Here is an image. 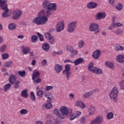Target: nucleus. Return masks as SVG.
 I'll use <instances>...</instances> for the list:
<instances>
[{
	"instance_id": "f257e3e1",
	"label": "nucleus",
	"mask_w": 124,
	"mask_h": 124,
	"mask_svg": "<svg viewBox=\"0 0 124 124\" xmlns=\"http://www.w3.org/2000/svg\"><path fill=\"white\" fill-rule=\"evenodd\" d=\"M47 22H48V17L46 16H43L42 17L37 16L35 17L32 21L33 24H35L37 26L45 25Z\"/></svg>"
},
{
	"instance_id": "f03ea898",
	"label": "nucleus",
	"mask_w": 124,
	"mask_h": 124,
	"mask_svg": "<svg viewBox=\"0 0 124 124\" xmlns=\"http://www.w3.org/2000/svg\"><path fill=\"white\" fill-rule=\"evenodd\" d=\"M109 97L110 99H112L114 102H117L118 95L119 94V90L117 87H114L109 93Z\"/></svg>"
},
{
	"instance_id": "7ed1b4c3",
	"label": "nucleus",
	"mask_w": 124,
	"mask_h": 124,
	"mask_svg": "<svg viewBox=\"0 0 124 124\" xmlns=\"http://www.w3.org/2000/svg\"><path fill=\"white\" fill-rule=\"evenodd\" d=\"M99 29V25L97 23L94 22L90 23L89 29L90 31H95L94 34H97L99 32H100V30H98Z\"/></svg>"
},
{
	"instance_id": "20e7f679",
	"label": "nucleus",
	"mask_w": 124,
	"mask_h": 124,
	"mask_svg": "<svg viewBox=\"0 0 124 124\" xmlns=\"http://www.w3.org/2000/svg\"><path fill=\"white\" fill-rule=\"evenodd\" d=\"M88 70L95 74H101L102 70L100 68L93 66V63L91 62L89 64Z\"/></svg>"
},
{
	"instance_id": "39448f33",
	"label": "nucleus",
	"mask_w": 124,
	"mask_h": 124,
	"mask_svg": "<svg viewBox=\"0 0 124 124\" xmlns=\"http://www.w3.org/2000/svg\"><path fill=\"white\" fill-rule=\"evenodd\" d=\"M77 23H78V21L77 20H75L68 23L67 31L69 32V33H72V32H74L76 29V25L77 24Z\"/></svg>"
},
{
	"instance_id": "423d86ee",
	"label": "nucleus",
	"mask_w": 124,
	"mask_h": 124,
	"mask_svg": "<svg viewBox=\"0 0 124 124\" xmlns=\"http://www.w3.org/2000/svg\"><path fill=\"white\" fill-rule=\"evenodd\" d=\"M70 65L66 64L65 65V69L63 71L62 73L64 75H66V78L67 80H69L70 79V76L71 75V73H70Z\"/></svg>"
},
{
	"instance_id": "0eeeda50",
	"label": "nucleus",
	"mask_w": 124,
	"mask_h": 124,
	"mask_svg": "<svg viewBox=\"0 0 124 124\" xmlns=\"http://www.w3.org/2000/svg\"><path fill=\"white\" fill-rule=\"evenodd\" d=\"M56 30L57 32H61L64 30V22L61 21L58 22L56 25Z\"/></svg>"
},
{
	"instance_id": "6e6552de",
	"label": "nucleus",
	"mask_w": 124,
	"mask_h": 124,
	"mask_svg": "<svg viewBox=\"0 0 124 124\" xmlns=\"http://www.w3.org/2000/svg\"><path fill=\"white\" fill-rule=\"evenodd\" d=\"M102 122H103V117L99 116L95 119L92 120L90 124H100Z\"/></svg>"
},
{
	"instance_id": "1a4fd4ad",
	"label": "nucleus",
	"mask_w": 124,
	"mask_h": 124,
	"mask_svg": "<svg viewBox=\"0 0 124 124\" xmlns=\"http://www.w3.org/2000/svg\"><path fill=\"white\" fill-rule=\"evenodd\" d=\"M14 16H13V20H18L21 15H22V12L19 10H16L13 12Z\"/></svg>"
},
{
	"instance_id": "9d476101",
	"label": "nucleus",
	"mask_w": 124,
	"mask_h": 124,
	"mask_svg": "<svg viewBox=\"0 0 124 124\" xmlns=\"http://www.w3.org/2000/svg\"><path fill=\"white\" fill-rule=\"evenodd\" d=\"M53 113L54 115H56V116H57V117H58L57 119H59L60 120L64 119V116H63V115L61 113V111H60V110H59V109L55 108L53 110Z\"/></svg>"
},
{
	"instance_id": "9b49d317",
	"label": "nucleus",
	"mask_w": 124,
	"mask_h": 124,
	"mask_svg": "<svg viewBox=\"0 0 124 124\" xmlns=\"http://www.w3.org/2000/svg\"><path fill=\"white\" fill-rule=\"evenodd\" d=\"M2 10H4V12L2 14V16L3 18H6L7 17H9L10 15L8 13V11H9V9H8V7L7 6L5 5V7H3L1 8Z\"/></svg>"
},
{
	"instance_id": "f8f14e48",
	"label": "nucleus",
	"mask_w": 124,
	"mask_h": 124,
	"mask_svg": "<svg viewBox=\"0 0 124 124\" xmlns=\"http://www.w3.org/2000/svg\"><path fill=\"white\" fill-rule=\"evenodd\" d=\"M87 111L89 113V115L90 116H92L95 114V112H96V109L95 107L93 105H91L87 109Z\"/></svg>"
},
{
	"instance_id": "ddd939ff",
	"label": "nucleus",
	"mask_w": 124,
	"mask_h": 124,
	"mask_svg": "<svg viewBox=\"0 0 124 124\" xmlns=\"http://www.w3.org/2000/svg\"><path fill=\"white\" fill-rule=\"evenodd\" d=\"M60 111L62 115L64 117V116H67L68 115V108L66 106H62L60 108Z\"/></svg>"
},
{
	"instance_id": "4468645a",
	"label": "nucleus",
	"mask_w": 124,
	"mask_h": 124,
	"mask_svg": "<svg viewBox=\"0 0 124 124\" xmlns=\"http://www.w3.org/2000/svg\"><path fill=\"white\" fill-rule=\"evenodd\" d=\"M62 68H63V66L59 64H56L54 66V70L57 74L61 73Z\"/></svg>"
},
{
	"instance_id": "2eb2a0df",
	"label": "nucleus",
	"mask_w": 124,
	"mask_h": 124,
	"mask_svg": "<svg viewBox=\"0 0 124 124\" xmlns=\"http://www.w3.org/2000/svg\"><path fill=\"white\" fill-rule=\"evenodd\" d=\"M106 17V13L105 12L98 13L96 15V20H101V19H105Z\"/></svg>"
},
{
	"instance_id": "dca6fc26",
	"label": "nucleus",
	"mask_w": 124,
	"mask_h": 124,
	"mask_svg": "<svg viewBox=\"0 0 124 124\" xmlns=\"http://www.w3.org/2000/svg\"><path fill=\"white\" fill-rule=\"evenodd\" d=\"M101 54V52L100 51V50L97 49L93 52V59L97 60L99 59V57H100Z\"/></svg>"
},
{
	"instance_id": "f3484780",
	"label": "nucleus",
	"mask_w": 124,
	"mask_h": 124,
	"mask_svg": "<svg viewBox=\"0 0 124 124\" xmlns=\"http://www.w3.org/2000/svg\"><path fill=\"white\" fill-rule=\"evenodd\" d=\"M48 10H51V11H57V3H50L48 7L47 8Z\"/></svg>"
},
{
	"instance_id": "a211bd4d",
	"label": "nucleus",
	"mask_w": 124,
	"mask_h": 124,
	"mask_svg": "<svg viewBox=\"0 0 124 124\" xmlns=\"http://www.w3.org/2000/svg\"><path fill=\"white\" fill-rule=\"evenodd\" d=\"M116 62L119 63H124V55L120 54L116 57Z\"/></svg>"
},
{
	"instance_id": "6ab92c4d",
	"label": "nucleus",
	"mask_w": 124,
	"mask_h": 124,
	"mask_svg": "<svg viewBox=\"0 0 124 124\" xmlns=\"http://www.w3.org/2000/svg\"><path fill=\"white\" fill-rule=\"evenodd\" d=\"M97 6V4L94 2H90L87 4V7L89 9H94Z\"/></svg>"
},
{
	"instance_id": "aec40b11",
	"label": "nucleus",
	"mask_w": 124,
	"mask_h": 124,
	"mask_svg": "<svg viewBox=\"0 0 124 124\" xmlns=\"http://www.w3.org/2000/svg\"><path fill=\"white\" fill-rule=\"evenodd\" d=\"M22 53L24 55H27L28 53L31 52V48L29 46H22Z\"/></svg>"
},
{
	"instance_id": "412c9836",
	"label": "nucleus",
	"mask_w": 124,
	"mask_h": 124,
	"mask_svg": "<svg viewBox=\"0 0 124 124\" xmlns=\"http://www.w3.org/2000/svg\"><path fill=\"white\" fill-rule=\"evenodd\" d=\"M16 76L15 75L12 74L10 76V77L9 78V81L10 83V84H15V82H16Z\"/></svg>"
},
{
	"instance_id": "4be33fe9",
	"label": "nucleus",
	"mask_w": 124,
	"mask_h": 124,
	"mask_svg": "<svg viewBox=\"0 0 124 124\" xmlns=\"http://www.w3.org/2000/svg\"><path fill=\"white\" fill-rule=\"evenodd\" d=\"M39 75H40V73L37 70H34L32 75V79L33 80H35V78L38 77Z\"/></svg>"
},
{
	"instance_id": "5701e85b",
	"label": "nucleus",
	"mask_w": 124,
	"mask_h": 124,
	"mask_svg": "<svg viewBox=\"0 0 124 124\" xmlns=\"http://www.w3.org/2000/svg\"><path fill=\"white\" fill-rule=\"evenodd\" d=\"M42 49L44 51H45V52H48V51L50 50V45H49V44L45 43L42 46Z\"/></svg>"
},
{
	"instance_id": "b1692460",
	"label": "nucleus",
	"mask_w": 124,
	"mask_h": 124,
	"mask_svg": "<svg viewBox=\"0 0 124 124\" xmlns=\"http://www.w3.org/2000/svg\"><path fill=\"white\" fill-rule=\"evenodd\" d=\"M84 62V59L82 58H79L74 62L75 65H79Z\"/></svg>"
},
{
	"instance_id": "393cba45",
	"label": "nucleus",
	"mask_w": 124,
	"mask_h": 124,
	"mask_svg": "<svg viewBox=\"0 0 124 124\" xmlns=\"http://www.w3.org/2000/svg\"><path fill=\"white\" fill-rule=\"evenodd\" d=\"M49 4L50 1H49V0H45L42 4L43 7L45 8V9H48V7H49Z\"/></svg>"
},
{
	"instance_id": "a878e982",
	"label": "nucleus",
	"mask_w": 124,
	"mask_h": 124,
	"mask_svg": "<svg viewBox=\"0 0 124 124\" xmlns=\"http://www.w3.org/2000/svg\"><path fill=\"white\" fill-rule=\"evenodd\" d=\"M105 64L107 67L110 68V69H114V63L113 62H107Z\"/></svg>"
},
{
	"instance_id": "bb28decb",
	"label": "nucleus",
	"mask_w": 124,
	"mask_h": 124,
	"mask_svg": "<svg viewBox=\"0 0 124 124\" xmlns=\"http://www.w3.org/2000/svg\"><path fill=\"white\" fill-rule=\"evenodd\" d=\"M124 7V5L121 3H117L115 6V8L118 11H121L123 10V8Z\"/></svg>"
},
{
	"instance_id": "cd10ccee",
	"label": "nucleus",
	"mask_w": 124,
	"mask_h": 124,
	"mask_svg": "<svg viewBox=\"0 0 124 124\" xmlns=\"http://www.w3.org/2000/svg\"><path fill=\"white\" fill-rule=\"evenodd\" d=\"M114 49L115 51H124V47L122 46L116 45L114 46Z\"/></svg>"
},
{
	"instance_id": "c85d7f7f",
	"label": "nucleus",
	"mask_w": 124,
	"mask_h": 124,
	"mask_svg": "<svg viewBox=\"0 0 124 124\" xmlns=\"http://www.w3.org/2000/svg\"><path fill=\"white\" fill-rule=\"evenodd\" d=\"M21 96H22V97L27 98V97H28V90L25 89L22 91L21 93Z\"/></svg>"
},
{
	"instance_id": "c756f323",
	"label": "nucleus",
	"mask_w": 124,
	"mask_h": 124,
	"mask_svg": "<svg viewBox=\"0 0 124 124\" xmlns=\"http://www.w3.org/2000/svg\"><path fill=\"white\" fill-rule=\"evenodd\" d=\"M44 106L46 108V109H52L53 105H52L51 102H47V103L44 104Z\"/></svg>"
},
{
	"instance_id": "7c9ffc66",
	"label": "nucleus",
	"mask_w": 124,
	"mask_h": 124,
	"mask_svg": "<svg viewBox=\"0 0 124 124\" xmlns=\"http://www.w3.org/2000/svg\"><path fill=\"white\" fill-rule=\"evenodd\" d=\"M7 6V4H6V0H0V7L1 8H3V7H5Z\"/></svg>"
},
{
	"instance_id": "2f4dec72",
	"label": "nucleus",
	"mask_w": 124,
	"mask_h": 124,
	"mask_svg": "<svg viewBox=\"0 0 124 124\" xmlns=\"http://www.w3.org/2000/svg\"><path fill=\"white\" fill-rule=\"evenodd\" d=\"M44 96L47 98V102H52V95H49L47 93H45Z\"/></svg>"
},
{
	"instance_id": "473e14b6",
	"label": "nucleus",
	"mask_w": 124,
	"mask_h": 124,
	"mask_svg": "<svg viewBox=\"0 0 124 124\" xmlns=\"http://www.w3.org/2000/svg\"><path fill=\"white\" fill-rule=\"evenodd\" d=\"M48 41L51 45H54L56 42V39H55V37L52 36V37H50Z\"/></svg>"
},
{
	"instance_id": "72a5a7b5",
	"label": "nucleus",
	"mask_w": 124,
	"mask_h": 124,
	"mask_svg": "<svg viewBox=\"0 0 124 124\" xmlns=\"http://www.w3.org/2000/svg\"><path fill=\"white\" fill-rule=\"evenodd\" d=\"M8 29L11 31H12V30H15V29H16V24L14 23L10 24L8 25Z\"/></svg>"
},
{
	"instance_id": "f704fd0d",
	"label": "nucleus",
	"mask_w": 124,
	"mask_h": 124,
	"mask_svg": "<svg viewBox=\"0 0 124 124\" xmlns=\"http://www.w3.org/2000/svg\"><path fill=\"white\" fill-rule=\"evenodd\" d=\"M114 32L116 35H119L124 33V30L122 29H118L114 31Z\"/></svg>"
},
{
	"instance_id": "c9c22d12",
	"label": "nucleus",
	"mask_w": 124,
	"mask_h": 124,
	"mask_svg": "<svg viewBox=\"0 0 124 124\" xmlns=\"http://www.w3.org/2000/svg\"><path fill=\"white\" fill-rule=\"evenodd\" d=\"M114 118V113L113 112H109L107 115V120H112Z\"/></svg>"
},
{
	"instance_id": "e433bc0d",
	"label": "nucleus",
	"mask_w": 124,
	"mask_h": 124,
	"mask_svg": "<svg viewBox=\"0 0 124 124\" xmlns=\"http://www.w3.org/2000/svg\"><path fill=\"white\" fill-rule=\"evenodd\" d=\"M17 74L20 77H25L26 76V71L22 70V71H19L17 72Z\"/></svg>"
},
{
	"instance_id": "4c0bfd02",
	"label": "nucleus",
	"mask_w": 124,
	"mask_h": 124,
	"mask_svg": "<svg viewBox=\"0 0 124 124\" xmlns=\"http://www.w3.org/2000/svg\"><path fill=\"white\" fill-rule=\"evenodd\" d=\"M84 45H85V43L83 40H80L78 43V48H83V47H84Z\"/></svg>"
},
{
	"instance_id": "58836bf2",
	"label": "nucleus",
	"mask_w": 124,
	"mask_h": 124,
	"mask_svg": "<svg viewBox=\"0 0 124 124\" xmlns=\"http://www.w3.org/2000/svg\"><path fill=\"white\" fill-rule=\"evenodd\" d=\"M93 91H90V92H88L86 93H85L83 96L85 98H88V97H90V96H91V95H93Z\"/></svg>"
},
{
	"instance_id": "ea45409f",
	"label": "nucleus",
	"mask_w": 124,
	"mask_h": 124,
	"mask_svg": "<svg viewBox=\"0 0 124 124\" xmlns=\"http://www.w3.org/2000/svg\"><path fill=\"white\" fill-rule=\"evenodd\" d=\"M38 17H43V16H45V10H41L37 15Z\"/></svg>"
},
{
	"instance_id": "a19ab883",
	"label": "nucleus",
	"mask_w": 124,
	"mask_h": 124,
	"mask_svg": "<svg viewBox=\"0 0 124 124\" xmlns=\"http://www.w3.org/2000/svg\"><path fill=\"white\" fill-rule=\"evenodd\" d=\"M111 26L113 28H115L116 27H123V24L121 23L112 22Z\"/></svg>"
},
{
	"instance_id": "79ce46f5",
	"label": "nucleus",
	"mask_w": 124,
	"mask_h": 124,
	"mask_svg": "<svg viewBox=\"0 0 124 124\" xmlns=\"http://www.w3.org/2000/svg\"><path fill=\"white\" fill-rule=\"evenodd\" d=\"M10 88H11V84L8 83L4 86V92H7Z\"/></svg>"
},
{
	"instance_id": "37998d69",
	"label": "nucleus",
	"mask_w": 124,
	"mask_h": 124,
	"mask_svg": "<svg viewBox=\"0 0 124 124\" xmlns=\"http://www.w3.org/2000/svg\"><path fill=\"white\" fill-rule=\"evenodd\" d=\"M71 114H70V121H73L75 120V119H77L74 113H72V109H71Z\"/></svg>"
},
{
	"instance_id": "c03bdc74",
	"label": "nucleus",
	"mask_w": 124,
	"mask_h": 124,
	"mask_svg": "<svg viewBox=\"0 0 124 124\" xmlns=\"http://www.w3.org/2000/svg\"><path fill=\"white\" fill-rule=\"evenodd\" d=\"M51 11H52L51 10L47 9V11L45 12V16L46 17V18L49 16H51V14H52Z\"/></svg>"
},
{
	"instance_id": "a18cd8bd",
	"label": "nucleus",
	"mask_w": 124,
	"mask_h": 124,
	"mask_svg": "<svg viewBox=\"0 0 124 124\" xmlns=\"http://www.w3.org/2000/svg\"><path fill=\"white\" fill-rule=\"evenodd\" d=\"M7 48V46L6 45H3L0 46V51L2 53H3Z\"/></svg>"
},
{
	"instance_id": "49530a36",
	"label": "nucleus",
	"mask_w": 124,
	"mask_h": 124,
	"mask_svg": "<svg viewBox=\"0 0 124 124\" xmlns=\"http://www.w3.org/2000/svg\"><path fill=\"white\" fill-rule=\"evenodd\" d=\"M74 114H75L76 118H80V116L82 115V112L80 111H76L75 112H74Z\"/></svg>"
},
{
	"instance_id": "de8ad7c7",
	"label": "nucleus",
	"mask_w": 124,
	"mask_h": 124,
	"mask_svg": "<svg viewBox=\"0 0 124 124\" xmlns=\"http://www.w3.org/2000/svg\"><path fill=\"white\" fill-rule=\"evenodd\" d=\"M12 63H13L12 61H7L4 63V66L5 67H10L12 65Z\"/></svg>"
},
{
	"instance_id": "09e8293b",
	"label": "nucleus",
	"mask_w": 124,
	"mask_h": 124,
	"mask_svg": "<svg viewBox=\"0 0 124 124\" xmlns=\"http://www.w3.org/2000/svg\"><path fill=\"white\" fill-rule=\"evenodd\" d=\"M1 58L2 60H7L9 58V54L8 53H3L1 54Z\"/></svg>"
},
{
	"instance_id": "8fccbe9b",
	"label": "nucleus",
	"mask_w": 124,
	"mask_h": 124,
	"mask_svg": "<svg viewBox=\"0 0 124 124\" xmlns=\"http://www.w3.org/2000/svg\"><path fill=\"white\" fill-rule=\"evenodd\" d=\"M79 123L81 124H85L86 123V118L84 116H82L79 119Z\"/></svg>"
},
{
	"instance_id": "3c124183",
	"label": "nucleus",
	"mask_w": 124,
	"mask_h": 124,
	"mask_svg": "<svg viewBox=\"0 0 124 124\" xmlns=\"http://www.w3.org/2000/svg\"><path fill=\"white\" fill-rule=\"evenodd\" d=\"M21 115H27L28 113H29V111H28L26 109H22L20 110L19 112Z\"/></svg>"
},
{
	"instance_id": "603ef678",
	"label": "nucleus",
	"mask_w": 124,
	"mask_h": 124,
	"mask_svg": "<svg viewBox=\"0 0 124 124\" xmlns=\"http://www.w3.org/2000/svg\"><path fill=\"white\" fill-rule=\"evenodd\" d=\"M30 97L33 101H35V99L36 98L35 97V95H34V93L33 92H31L30 93Z\"/></svg>"
},
{
	"instance_id": "864d4df0",
	"label": "nucleus",
	"mask_w": 124,
	"mask_h": 124,
	"mask_svg": "<svg viewBox=\"0 0 124 124\" xmlns=\"http://www.w3.org/2000/svg\"><path fill=\"white\" fill-rule=\"evenodd\" d=\"M37 95L38 96L39 98H41L43 96V91L41 90H39L37 92Z\"/></svg>"
},
{
	"instance_id": "5fc2aeb1",
	"label": "nucleus",
	"mask_w": 124,
	"mask_h": 124,
	"mask_svg": "<svg viewBox=\"0 0 124 124\" xmlns=\"http://www.w3.org/2000/svg\"><path fill=\"white\" fill-rule=\"evenodd\" d=\"M66 50L68 52L71 53L74 50V47L71 46H68L66 48Z\"/></svg>"
},
{
	"instance_id": "6e6d98bb",
	"label": "nucleus",
	"mask_w": 124,
	"mask_h": 124,
	"mask_svg": "<svg viewBox=\"0 0 124 124\" xmlns=\"http://www.w3.org/2000/svg\"><path fill=\"white\" fill-rule=\"evenodd\" d=\"M45 36L46 38V39L48 40V39L51 38V37H52L53 35H51L50 33L47 32L45 33Z\"/></svg>"
},
{
	"instance_id": "4d7b16f0",
	"label": "nucleus",
	"mask_w": 124,
	"mask_h": 124,
	"mask_svg": "<svg viewBox=\"0 0 124 124\" xmlns=\"http://www.w3.org/2000/svg\"><path fill=\"white\" fill-rule=\"evenodd\" d=\"M78 54V50H73L71 52V56L72 57H74V56H76Z\"/></svg>"
},
{
	"instance_id": "13d9d810",
	"label": "nucleus",
	"mask_w": 124,
	"mask_h": 124,
	"mask_svg": "<svg viewBox=\"0 0 124 124\" xmlns=\"http://www.w3.org/2000/svg\"><path fill=\"white\" fill-rule=\"evenodd\" d=\"M37 40V36L36 35H32L31 37V42L34 43Z\"/></svg>"
},
{
	"instance_id": "bf43d9fd",
	"label": "nucleus",
	"mask_w": 124,
	"mask_h": 124,
	"mask_svg": "<svg viewBox=\"0 0 124 124\" xmlns=\"http://www.w3.org/2000/svg\"><path fill=\"white\" fill-rule=\"evenodd\" d=\"M53 87L52 86H46L45 90L46 91V92H49V91H51V90H53Z\"/></svg>"
},
{
	"instance_id": "052dcab7",
	"label": "nucleus",
	"mask_w": 124,
	"mask_h": 124,
	"mask_svg": "<svg viewBox=\"0 0 124 124\" xmlns=\"http://www.w3.org/2000/svg\"><path fill=\"white\" fill-rule=\"evenodd\" d=\"M37 34L38 36L39 37L40 41H43L44 40V37H43V35H42V34H41L39 32H37Z\"/></svg>"
},
{
	"instance_id": "680f3d73",
	"label": "nucleus",
	"mask_w": 124,
	"mask_h": 124,
	"mask_svg": "<svg viewBox=\"0 0 124 124\" xmlns=\"http://www.w3.org/2000/svg\"><path fill=\"white\" fill-rule=\"evenodd\" d=\"M19 84H20V81L19 80H17L15 82L14 87L15 89H18V88H19Z\"/></svg>"
},
{
	"instance_id": "e2e57ef3",
	"label": "nucleus",
	"mask_w": 124,
	"mask_h": 124,
	"mask_svg": "<svg viewBox=\"0 0 124 124\" xmlns=\"http://www.w3.org/2000/svg\"><path fill=\"white\" fill-rule=\"evenodd\" d=\"M34 84H39V83H41V79L40 78H37L34 81Z\"/></svg>"
},
{
	"instance_id": "0e129e2a",
	"label": "nucleus",
	"mask_w": 124,
	"mask_h": 124,
	"mask_svg": "<svg viewBox=\"0 0 124 124\" xmlns=\"http://www.w3.org/2000/svg\"><path fill=\"white\" fill-rule=\"evenodd\" d=\"M82 101H78L76 102V105L77 106V107H79L80 106H81V104H82Z\"/></svg>"
},
{
	"instance_id": "69168bd1",
	"label": "nucleus",
	"mask_w": 124,
	"mask_h": 124,
	"mask_svg": "<svg viewBox=\"0 0 124 124\" xmlns=\"http://www.w3.org/2000/svg\"><path fill=\"white\" fill-rule=\"evenodd\" d=\"M41 64H42V65H43V66H44L46 64H47V60H43L41 62Z\"/></svg>"
},
{
	"instance_id": "338daca9",
	"label": "nucleus",
	"mask_w": 124,
	"mask_h": 124,
	"mask_svg": "<svg viewBox=\"0 0 124 124\" xmlns=\"http://www.w3.org/2000/svg\"><path fill=\"white\" fill-rule=\"evenodd\" d=\"M74 96H75V95H74V94L71 93L69 95V99L72 100L74 98Z\"/></svg>"
},
{
	"instance_id": "774afa93",
	"label": "nucleus",
	"mask_w": 124,
	"mask_h": 124,
	"mask_svg": "<svg viewBox=\"0 0 124 124\" xmlns=\"http://www.w3.org/2000/svg\"><path fill=\"white\" fill-rule=\"evenodd\" d=\"M60 119L59 118H57L56 119L55 122H54V124H60Z\"/></svg>"
}]
</instances>
